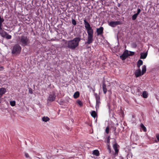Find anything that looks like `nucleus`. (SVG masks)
Returning a JSON list of instances; mask_svg holds the SVG:
<instances>
[{
  "mask_svg": "<svg viewBox=\"0 0 159 159\" xmlns=\"http://www.w3.org/2000/svg\"><path fill=\"white\" fill-rule=\"evenodd\" d=\"M84 24L88 34V40L85 43L86 44H90L92 43L93 41V30L92 28L90 26L89 23L86 19L84 20Z\"/></svg>",
  "mask_w": 159,
  "mask_h": 159,
  "instance_id": "obj_1",
  "label": "nucleus"
},
{
  "mask_svg": "<svg viewBox=\"0 0 159 159\" xmlns=\"http://www.w3.org/2000/svg\"><path fill=\"white\" fill-rule=\"evenodd\" d=\"M81 39L80 37L75 38L73 40H63L65 42L64 45L65 47L71 49H75L77 47L79 44Z\"/></svg>",
  "mask_w": 159,
  "mask_h": 159,
  "instance_id": "obj_2",
  "label": "nucleus"
},
{
  "mask_svg": "<svg viewBox=\"0 0 159 159\" xmlns=\"http://www.w3.org/2000/svg\"><path fill=\"white\" fill-rule=\"evenodd\" d=\"M19 43L22 46L25 47L30 43V40L26 36L22 35L19 38Z\"/></svg>",
  "mask_w": 159,
  "mask_h": 159,
  "instance_id": "obj_3",
  "label": "nucleus"
},
{
  "mask_svg": "<svg viewBox=\"0 0 159 159\" xmlns=\"http://www.w3.org/2000/svg\"><path fill=\"white\" fill-rule=\"evenodd\" d=\"M21 50V47L19 45L16 44L13 46L11 51V53L12 54H19Z\"/></svg>",
  "mask_w": 159,
  "mask_h": 159,
  "instance_id": "obj_4",
  "label": "nucleus"
},
{
  "mask_svg": "<svg viewBox=\"0 0 159 159\" xmlns=\"http://www.w3.org/2000/svg\"><path fill=\"white\" fill-rule=\"evenodd\" d=\"M94 95L96 99V108H98L99 104L100 103V97L99 95L95 93H94Z\"/></svg>",
  "mask_w": 159,
  "mask_h": 159,
  "instance_id": "obj_5",
  "label": "nucleus"
},
{
  "mask_svg": "<svg viewBox=\"0 0 159 159\" xmlns=\"http://www.w3.org/2000/svg\"><path fill=\"white\" fill-rule=\"evenodd\" d=\"M122 23L120 21H111L109 23V25L112 27H114L117 25H121Z\"/></svg>",
  "mask_w": 159,
  "mask_h": 159,
  "instance_id": "obj_6",
  "label": "nucleus"
},
{
  "mask_svg": "<svg viewBox=\"0 0 159 159\" xmlns=\"http://www.w3.org/2000/svg\"><path fill=\"white\" fill-rule=\"evenodd\" d=\"M129 56V52L127 50L125 51L123 54L120 56V58L122 60H125Z\"/></svg>",
  "mask_w": 159,
  "mask_h": 159,
  "instance_id": "obj_7",
  "label": "nucleus"
},
{
  "mask_svg": "<svg viewBox=\"0 0 159 159\" xmlns=\"http://www.w3.org/2000/svg\"><path fill=\"white\" fill-rule=\"evenodd\" d=\"M56 97V96L55 93H52L49 95L48 98V100L50 102H53L55 100Z\"/></svg>",
  "mask_w": 159,
  "mask_h": 159,
  "instance_id": "obj_8",
  "label": "nucleus"
},
{
  "mask_svg": "<svg viewBox=\"0 0 159 159\" xmlns=\"http://www.w3.org/2000/svg\"><path fill=\"white\" fill-rule=\"evenodd\" d=\"M134 75H135V76L136 78L140 76L143 75V74H142V73H141V70L140 69L135 70L134 72Z\"/></svg>",
  "mask_w": 159,
  "mask_h": 159,
  "instance_id": "obj_9",
  "label": "nucleus"
},
{
  "mask_svg": "<svg viewBox=\"0 0 159 159\" xmlns=\"http://www.w3.org/2000/svg\"><path fill=\"white\" fill-rule=\"evenodd\" d=\"M103 28L102 27H101L97 29V32L98 35L102 34L103 33Z\"/></svg>",
  "mask_w": 159,
  "mask_h": 159,
  "instance_id": "obj_10",
  "label": "nucleus"
},
{
  "mask_svg": "<svg viewBox=\"0 0 159 159\" xmlns=\"http://www.w3.org/2000/svg\"><path fill=\"white\" fill-rule=\"evenodd\" d=\"M113 148L115 151V154L117 155L119 152V150L118 149L117 143H116L113 145Z\"/></svg>",
  "mask_w": 159,
  "mask_h": 159,
  "instance_id": "obj_11",
  "label": "nucleus"
},
{
  "mask_svg": "<svg viewBox=\"0 0 159 159\" xmlns=\"http://www.w3.org/2000/svg\"><path fill=\"white\" fill-rule=\"evenodd\" d=\"M131 138L134 141H137L139 139V136L136 134L131 135Z\"/></svg>",
  "mask_w": 159,
  "mask_h": 159,
  "instance_id": "obj_12",
  "label": "nucleus"
},
{
  "mask_svg": "<svg viewBox=\"0 0 159 159\" xmlns=\"http://www.w3.org/2000/svg\"><path fill=\"white\" fill-rule=\"evenodd\" d=\"M102 88L103 90V93L104 94H106L107 91V89L106 88V85L105 83V81L102 82Z\"/></svg>",
  "mask_w": 159,
  "mask_h": 159,
  "instance_id": "obj_13",
  "label": "nucleus"
},
{
  "mask_svg": "<svg viewBox=\"0 0 159 159\" xmlns=\"http://www.w3.org/2000/svg\"><path fill=\"white\" fill-rule=\"evenodd\" d=\"M7 34V33L2 30V28L1 29H0V34L2 37L5 38Z\"/></svg>",
  "mask_w": 159,
  "mask_h": 159,
  "instance_id": "obj_14",
  "label": "nucleus"
},
{
  "mask_svg": "<svg viewBox=\"0 0 159 159\" xmlns=\"http://www.w3.org/2000/svg\"><path fill=\"white\" fill-rule=\"evenodd\" d=\"M6 92V89L5 88H2L0 89V95L2 96L3 94H4Z\"/></svg>",
  "mask_w": 159,
  "mask_h": 159,
  "instance_id": "obj_15",
  "label": "nucleus"
},
{
  "mask_svg": "<svg viewBox=\"0 0 159 159\" xmlns=\"http://www.w3.org/2000/svg\"><path fill=\"white\" fill-rule=\"evenodd\" d=\"M140 58L141 59H145L147 55V53H141L140 54Z\"/></svg>",
  "mask_w": 159,
  "mask_h": 159,
  "instance_id": "obj_16",
  "label": "nucleus"
},
{
  "mask_svg": "<svg viewBox=\"0 0 159 159\" xmlns=\"http://www.w3.org/2000/svg\"><path fill=\"white\" fill-rule=\"evenodd\" d=\"M92 154L96 156H98L99 155V152L98 150H95L93 151Z\"/></svg>",
  "mask_w": 159,
  "mask_h": 159,
  "instance_id": "obj_17",
  "label": "nucleus"
},
{
  "mask_svg": "<svg viewBox=\"0 0 159 159\" xmlns=\"http://www.w3.org/2000/svg\"><path fill=\"white\" fill-rule=\"evenodd\" d=\"M143 64V61L141 60H139L137 62V66L139 68L140 66L142 65Z\"/></svg>",
  "mask_w": 159,
  "mask_h": 159,
  "instance_id": "obj_18",
  "label": "nucleus"
},
{
  "mask_svg": "<svg viewBox=\"0 0 159 159\" xmlns=\"http://www.w3.org/2000/svg\"><path fill=\"white\" fill-rule=\"evenodd\" d=\"M80 95L79 92L78 91L75 92L74 94V97L75 98H78Z\"/></svg>",
  "mask_w": 159,
  "mask_h": 159,
  "instance_id": "obj_19",
  "label": "nucleus"
},
{
  "mask_svg": "<svg viewBox=\"0 0 159 159\" xmlns=\"http://www.w3.org/2000/svg\"><path fill=\"white\" fill-rule=\"evenodd\" d=\"M146 71V66L145 65H143L142 66V74H143L145 73Z\"/></svg>",
  "mask_w": 159,
  "mask_h": 159,
  "instance_id": "obj_20",
  "label": "nucleus"
},
{
  "mask_svg": "<svg viewBox=\"0 0 159 159\" xmlns=\"http://www.w3.org/2000/svg\"><path fill=\"white\" fill-rule=\"evenodd\" d=\"M4 21V19L3 18H1L0 15V29H1L2 26V23Z\"/></svg>",
  "mask_w": 159,
  "mask_h": 159,
  "instance_id": "obj_21",
  "label": "nucleus"
},
{
  "mask_svg": "<svg viewBox=\"0 0 159 159\" xmlns=\"http://www.w3.org/2000/svg\"><path fill=\"white\" fill-rule=\"evenodd\" d=\"M42 120L43 121L45 122L48 121L50 120L49 118L47 116V117L44 116L42 118Z\"/></svg>",
  "mask_w": 159,
  "mask_h": 159,
  "instance_id": "obj_22",
  "label": "nucleus"
},
{
  "mask_svg": "<svg viewBox=\"0 0 159 159\" xmlns=\"http://www.w3.org/2000/svg\"><path fill=\"white\" fill-rule=\"evenodd\" d=\"M91 115L93 118H95L97 116V114L95 111H92Z\"/></svg>",
  "mask_w": 159,
  "mask_h": 159,
  "instance_id": "obj_23",
  "label": "nucleus"
},
{
  "mask_svg": "<svg viewBox=\"0 0 159 159\" xmlns=\"http://www.w3.org/2000/svg\"><path fill=\"white\" fill-rule=\"evenodd\" d=\"M140 127L142 129L144 132H146L147 131L146 128L143 124H140Z\"/></svg>",
  "mask_w": 159,
  "mask_h": 159,
  "instance_id": "obj_24",
  "label": "nucleus"
},
{
  "mask_svg": "<svg viewBox=\"0 0 159 159\" xmlns=\"http://www.w3.org/2000/svg\"><path fill=\"white\" fill-rule=\"evenodd\" d=\"M143 96L144 98H146L148 97V94L145 91H144L143 93Z\"/></svg>",
  "mask_w": 159,
  "mask_h": 159,
  "instance_id": "obj_25",
  "label": "nucleus"
},
{
  "mask_svg": "<svg viewBox=\"0 0 159 159\" xmlns=\"http://www.w3.org/2000/svg\"><path fill=\"white\" fill-rule=\"evenodd\" d=\"M4 38H5L6 39H10L11 38V35H10L8 34L7 33Z\"/></svg>",
  "mask_w": 159,
  "mask_h": 159,
  "instance_id": "obj_26",
  "label": "nucleus"
},
{
  "mask_svg": "<svg viewBox=\"0 0 159 159\" xmlns=\"http://www.w3.org/2000/svg\"><path fill=\"white\" fill-rule=\"evenodd\" d=\"M138 14H136V13L134 14L132 16V19L133 20H135L137 16H138Z\"/></svg>",
  "mask_w": 159,
  "mask_h": 159,
  "instance_id": "obj_27",
  "label": "nucleus"
},
{
  "mask_svg": "<svg viewBox=\"0 0 159 159\" xmlns=\"http://www.w3.org/2000/svg\"><path fill=\"white\" fill-rule=\"evenodd\" d=\"M10 104L12 106H14L16 104V102L15 101H11L10 102Z\"/></svg>",
  "mask_w": 159,
  "mask_h": 159,
  "instance_id": "obj_28",
  "label": "nucleus"
},
{
  "mask_svg": "<svg viewBox=\"0 0 159 159\" xmlns=\"http://www.w3.org/2000/svg\"><path fill=\"white\" fill-rule=\"evenodd\" d=\"M77 103L79 105H80V106H81V107L82 106H83V103L81 102V101H80V100H77Z\"/></svg>",
  "mask_w": 159,
  "mask_h": 159,
  "instance_id": "obj_29",
  "label": "nucleus"
},
{
  "mask_svg": "<svg viewBox=\"0 0 159 159\" xmlns=\"http://www.w3.org/2000/svg\"><path fill=\"white\" fill-rule=\"evenodd\" d=\"M72 23L74 25H75L77 24L76 21L75 19H72Z\"/></svg>",
  "mask_w": 159,
  "mask_h": 159,
  "instance_id": "obj_30",
  "label": "nucleus"
},
{
  "mask_svg": "<svg viewBox=\"0 0 159 159\" xmlns=\"http://www.w3.org/2000/svg\"><path fill=\"white\" fill-rule=\"evenodd\" d=\"M116 127H115L114 128V134L115 136L118 135V133H117L116 131Z\"/></svg>",
  "mask_w": 159,
  "mask_h": 159,
  "instance_id": "obj_31",
  "label": "nucleus"
},
{
  "mask_svg": "<svg viewBox=\"0 0 159 159\" xmlns=\"http://www.w3.org/2000/svg\"><path fill=\"white\" fill-rule=\"evenodd\" d=\"M109 131V127L107 126L106 127V133L107 134H108Z\"/></svg>",
  "mask_w": 159,
  "mask_h": 159,
  "instance_id": "obj_32",
  "label": "nucleus"
},
{
  "mask_svg": "<svg viewBox=\"0 0 159 159\" xmlns=\"http://www.w3.org/2000/svg\"><path fill=\"white\" fill-rule=\"evenodd\" d=\"M134 54V52H133L130 51L129 53V56H133Z\"/></svg>",
  "mask_w": 159,
  "mask_h": 159,
  "instance_id": "obj_33",
  "label": "nucleus"
},
{
  "mask_svg": "<svg viewBox=\"0 0 159 159\" xmlns=\"http://www.w3.org/2000/svg\"><path fill=\"white\" fill-rule=\"evenodd\" d=\"M107 142L108 143H109L110 142V136H109L108 137Z\"/></svg>",
  "mask_w": 159,
  "mask_h": 159,
  "instance_id": "obj_34",
  "label": "nucleus"
},
{
  "mask_svg": "<svg viewBox=\"0 0 159 159\" xmlns=\"http://www.w3.org/2000/svg\"><path fill=\"white\" fill-rule=\"evenodd\" d=\"M107 149L108 150L109 153L111 152V150L109 145H107Z\"/></svg>",
  "mask_w": 159,
  "mask_h": 159,
  "instance_id": "obj_35",
  "label": "nucleus"
},
{
  "mask_svg": "<svg viewBox=\"0 0 159 159\" xmlns=\"http://www.w3.org/2000/svg\"><path fill=\"white\" fill-rule=\"evenodd\" d=\"M29 93L31 94H32L33 93V92H32V89L31 88H30L29 89Z\"/></svg>",
  "mask_w": 159,
  "mask_h": 159,
  "instance_id": "obj_36",
  "label": "nucleus"
},
{
  "mask_svg": "<svg viewBox=\"0 0 159 159\" xmlns=\"http://www.w3.org/2000/svg\"><path fill=\"white\" fill-rule=\"evenodd\" d=\"M156 136L158 141L159 142V134H156Z\"/></svg>",
  "mask_w": 159,
  "mask_h": 159,
  "instance_id": "obj_37",
  "label": "nucleus"
},
{
  "mask_svg": "<svg viewBox=\"0 0 159 159\" xmlns=\"http://www.w3.org/2000/svg\"><path fill=\"white\" fill-rule=\"evenodd\" d=\"M140 11H141V10L139 8L138 9L137 13L136 14H138V15L140 13Z\"/></svg>",
  "mask_w": 159,
  "mask_h": 159,
  "instance_id": "obj_38",
  "label": "nucleus"
},
{
  "mask_svg": "<svg viewBox=\"0 0 159 159\" xmlns=\"http://www.w3.org/2000/svg\"><path fill=\"white\" fill-rule=\"evenodd\" d=\"M25 156L26 157L28 158L29 157V154L27 153H25Z\"/></svg>",
  "mask_w": 159,
  "mask_h": 159,
  "instance_id": "obj_39",
  "label": "nucleus"
},
{
  "mask_svg": "<svg viewBox=\"0 0 159 159\" xmlns=\"http://www.w3.org/2000/svg\"><path fill=\"white\" fill-rule=\"evenodd\" d=\"M3 66L0 67V70L2 71L3 70Z\"/></svg>",
  "mask_w": 159,
  "mask_h": 159,
  "instance_id": "obj_40",
  "label": "nucleus"
},
{
  "mask_svg": "<svg viewBox=\"0 0 159 159\" xmlns=\"http://www.w3.org/2000/svg\"><path fill=\"white\" fill-rule=\"evenodd\" d=\"M90 88L93 90V91L94 92L95 91V89L94 88H93L92 87H90Z\"/></svg>",
  "mask_w": 159,
  "mask_h": 159,
  "instance_id": "obj_41",
  "label": "nucleus"
},
{
  "mask_svg": "<svg viewBox=\"0 0 159 159\" xmlns=\"http://www.w3.org/2000/svg\"><path fill=\"white\" fill-rule=\"evenodd\" d=\"M120 3H118L117 5V6L118 7H120Z\"/></svg>",
  "mask_w": 159,
  "mask_h": 159,
  "instance_id": "obj_42",
  "label": "nucleus"
},
{
  "mask_svg": "<svg viewBox=\"0 0 159 159\" xmlns=\"http://www.w3.org/2000/svg\"><path fill=\"white\" fill-rule=\"evenodd\" d=\"M2 96L1 95H0V103H1V98Z\"/></svg>",
  "mask_w": 159,
  "mask_h": 159,
  "instance_id": "obj_43",
  "label": "nucleus"
}]
</instances>
